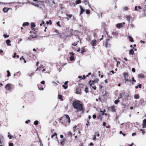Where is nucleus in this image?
<instances>
[{
    "label": "nucleus",
    "instance_id": "obj_1",
    "mask_svg": "<svg viewBox=\"0 0 146 146\" xmlns=\"http://www.w3.org/2000/svg\"><path fill=\"white\" fill-rule=\"evenodd\" d=\"M72 106L73 107L77 110V111H83L82 104H80L79 101H75L73 102Z\"/></svg>",
    "mask_w": 146,
    "mask_h": 146
},
{
    "label": "nucleus",
    "instance_id": "obj_2",
    "mask_svg": "<svg viewBox=\"0 0 146 146\" xmlns=\"http://www.w3.org/2000/svg\"><path fill=\"white\" fill-rule=\"evenodd\" d=\"M129 75L128 74L126 73H124L123 74V76L124 77L125 80V81H129V82H131V79H128Z\"/></svg>",
    "mask_w": 146,
    "mask_h": 146
},
{
    "label": "nucleus",
    "instance_id": "obj_3",
    "mask_svg": "<svg viewBox=\"0 0 146 146\" xmlns=\"http://www.w3.org/2000/svg\"><path fill=\"white\" fill-rule=\"evenodd\" d=\"M93 82H92L91 81H90L89 82V83L90 84V86L94 90H96V87L94 85V84L93 83Z\"/></svg>",
    "mask_w": 146,
    "mask_h": 146
},
{
    "label": "nucleus",
    "instance_id": "obj_4",
    "mask_svg": "<svg viewBox=\"0 0 146 146\" xmlns=\"http://www.w3.org/2000/svg\"><path fill=\"white\" fill-rule=\"evenodd\" d=\"M97 41L96 40H93L91 41L90 43L93 46H94L96 45Z\"/></svg>",
    "mask_w": 146,
    "mask_h": 146
},
{
    "label": "nucleus",
    "instance_id": "obj_5",
    "mask_svg": "<svg viewBox=\"0 0 146 146\" xmlns=\"http://www.w3.org/2000/svg\"><path fill=\"white\" fill-rule=\"evenodd\" d=\"M11 84H8L5 86V88L6 89L8 90H9L11 89Z\"/></svg>",
    "mask_w": 146,
    "mask_h": 146
},
{
    "label": "nucleus",
    "instance_id": "obj_6",
    "mask_svg": "<svg viewBox=\"0 0 146 146\" xmlns=\"http://www.w3.org/2000/svg\"><path fill=\"white\" fill-rule=\"evenodd\" d=\"M108 109L109 111L115 112V109L114 108V106H112L111 107H109L108 108Z\"/></svg>",
    "mask_w": 146,
    "mask_h": 146
},
{
    "label": "nucleus",
    "instance_id": "obj_7",
    "mask_svg": "<svg viewBox=\"0 0 146 146\" xmlns=\"http://www.w3.org/2000/svg\"><path fill=\"white\" fill-rule=\"evenodd\" d=\"M69 54H70V60L72 61L74 59V54L72 52H70Z\"/></svg>",
    "mask_w": 146,
    "mask_h": 146
},
{
    "label": "nucleus",
    "instance_id": "obj_8",
    "mask_svg": "<svg viewBox=\"0 0 146 146\" xmlns=\"http://www.w3.org/2000/svg\"><path fill=\"white\" fill-rule=\"evenodd\" d=\"M76 93L77 94H81V90L79 88H78L76 89Z\"/></svg>",
    "mask_w": 146,
    "mask_h": 146
},
{
    "label": "nucleus",
    "instance_id": "obj_9",
    "mask_svg": "<svg viewBox=\"0 0 146 146\" xmlns=\"http://www.w3.org/2000/svg\"><path fill=\"white\" fill-rule=\"evenodd\" d=\"M146 125V119H145L143 121V123L142 124L143 128H144L145 127Z\"/></svg>",
    "mask_w": 146,
    "mask_h": 146
},
{
    "label": "nucleus",
    "instance_id": "obj_10",
    "mask_svg": "<svg viewBox=\"0 0 146 146\" xmlns=\"http://www.w3.org/2000/svg\"><path fill=\"white\" fill-rule=\"evenodd\" d=\"M82 3H84L85 5H86L87 4V3L89 6L90 7L89 3L88 0H85L84 1H83Z\"/></svg>",
    "mask_w": 146,
    "mask_h": 146
},
{
    "label": "nucleus",
    "instance_id": "obj_11",
    "mask_svg": "<svg viewBox=\"0 0 146 146\" xmlns=\"http://www.w3.org/2000/svg\"><path fill=\"white\" fill-rule=\"evenodd\" d=\"M11 43V41L10 40L8 39L7 40H6V43L7 44L8 46H11V44H10Z\"/></svg>",
    "mask_w": 146,
    "mask_h": 146
},
{
    "label": "nucleus",
    "instance_id": "obj_12",
    "mask_svg": "<svg viewBox=\"0 0 146 146\" xmlns=\"http://www.w3.org/2000/svg\"><path fill=\"white\" fill-rule=\"evenodd\" d=\"M80 9H81V11H80V15L82 14L83 12H84L85 11V9H84L82 7H81V6H80Z\"/></svg>",
    "mask_w": 146,
    "mask_h": 146
},
{
    "label": "nucleus",
    "instance_id": "obj_13",
    "mask_svg": "<svg viewBox=\"0 0 146 146\" xmlns=\"http://www.w3.org/2000/svg\"><path fill=\"white\" fill-rule=\"evenodd\" d=\"M123 24L122 23L117 24V28H120L121 27H123Z\"/></svg>",
    "mask_w": 146,
    "mask_h": 146
},
{
    "label": "nucleus",
    "instance_id": "obj_14",
    "mask_svg": "<svg viewBox=\"0 0 146 146\" xmlns=\"http://www.w3.org/2000/svg\"><path fill=\"white\" fill-rule=\"evenodd\" d=\"M139 95L137 94H135L134 96V98L136 99H139Z\"/></svg>",
    "mask_w": 146,
    "mask_h": 146
},
{
    "label": "nucleus",
    "instance_id": "obj_15",
    "mask_svg": "<svg viewBox=\"0 0 146 146\" xmlns=\"http://www.w3.org/2000/svg\"><path fill=\"white\" fill-rule=\"evenodd\" d=\"M66 117V118L68 119V123H70V118L69 116L67 115H65Z\"/></svg>",
    "mask_w": 146,
    "mask_h": 146
},
{
    "label": "nucleus",
    "instance_id": "obj_16",
    "mask_svg": "<svg viewBox=\"0 0 146 146\" xmlns=\"http://www.w3.org/2000/svg\"><path fill=\"white\" fill-rule=\"evenodd\" d=\"M138 76L139 77L141 78H143L144 77V75L142 74H139L138 75Z\"/></svg>",
    "mask_w": 146,
    "mask_h": 146
},
{
    "label": "nucleus",
    "instance_id": "obj_17",
    "mask_svg": "<svg viewBox=\"0 0 146 146\" xmlns=\"http://www.w3.org/2000/svg\"><path fill=\"white\" fill-rule=\"evenodd\" d=\"M29 25V23L28 22H25L23 23V27H25L26 26H28Z\"/></svg>",
    "mask_w": 146,
    "mask_h": 146
},
{
    "label": "nucleus",
    "instance_id": "obj_18",
    "mask_svg": "<svg viewBox=\"0 0 146 146\" xmlns=\"http://www.w3.org/2000/svg\"><path fill=\"white\" fill-rule=\"evenodd\" d=\"M8 10L9 9L6 8H4L3 9V11L5 13L7 12Z\"/></svg>",
    "mask_w": 146,
    "mask_h": 146
},
{
    "label": "nucleus",
    "instance_id": "obj_19",
    "mask_svg": "<svg viewBox=\"0 0 146 146\" xmlns=\"http://www.w3.org/2000/svg\"><path fill=\"white\" fill-rule=\"evenodd\" d=\"M129 53L130 54L132 55L134 53V51L132 49H131L129 51Z\"/></svg>",
    "mask_w": 146,
    "mask_h": 146
},
{
    "label": "nucleus",
    "instance_id": "obj_20",
    "mask_svg": "<svg viewBox=\"0 0 146 146\" xmlns=\"http://www.w3.org/2000/svg\"><path fill=\"white\" fill-rule=\"evenodd\" d=\"M31 28H33L35 27L36 26V25L34 23H31Z\"/></svg>",
    "mask_w": 146,
    "mask_h": 146
},
{
    "label": "nucleus",
    "instance_id": "obj_21",
    "mask_svg": "<svg viewBox=\"0 0 146 146\" xmlns=\"http://www.w3.org/2000/svg\"><path fill=\"white\" fill-rule=\"evenodd\" d=\"M81 2V0H77L76 1V3L77 4H80Z\"/></svg>",
    "mask_w": 146,
    "mask_h": 146
},
{
    "label": "nucleus",
    "instance_id": "obj_22",
    "mask_svg": "<svg viewBox=\"0 0 146 146\" xmlns=\"http://www.w3.org/2000/svg\"><path fill=\"white\" fill-rule=\"evenodd\" d=\"M119 98H118V100H116L115 102L114 103L115 104H117L118 103V102H119Z\"/></svg>",
    "mask_w": 146,
    "mask_h": 146
},
{
    "label": "nucleus",
    "instance_id": "obj_23",
    "mask_svg": "<svg viewBox=\"0 0 146 146\" xmlns=\"http://www.w3.org/2000/svg\"><path fill=\"white\" fill-rule=\"evenodd\" d=\"M130 18L131 17L130 16H128L126 17L127 19L129 21V23Z\"/></svg>",
    "mask_w": 146,
    "mask_h": 146
},
{
    "label": "nucleus",
    "instance_id": "obj_24",
    "mask_svg": "<svg viewBox=\"0 0 146 146\" xmlns=\"http://www.w3.org/2000/svg\"><path fill=\"white\" fill-rule=\"evenodd\" d=\"M138 87H139V88H141V84H139L137 86H136L135 87V88L136 89H137Z\"/></svg>",
    "mask_w": 146,
    "mask_h": 146
},
{
    "label": "nucleus",
    "instance_id": "obj_25",
    "mask_svg": "<svg viewBox=\"0 0 146 146\" xmlns=\"http://www.w3.org/2000/svg\"><path fill=\"white\" fill-rule=\"evenodd\" d=\"M62 97V95H58V98L59 99H61V100L62 101H63V99L61 98Z\"/></svg>",
    "mask_w": 146,
    "mask_h": 146
},
{
    "label": "nucleus",
    "instance_id": "obj_26",
    "mask_svg": "<svg viewBox=\"0 0 146 146\" xmlns=\"http://www.w3.org/2000/svg\"><path fill=\"white\" fill-rule=\"evenodd\" d=\"M7 76L9 77L11 76V74L10 73L9 71V70H7Z\"/></svg>",
    "mask_w": 146,
    "mask_h": 146
},
{
    "label": "nucleus",
    "instance_id": "obj_27",
    "mask_svg": "<svg viewBox=\"0 0 146 146\" xmlns=\"http://www.w3.org/2000/svg\"><path fill=\"white\" fill-rule=\"evenodd\" d=\"M34 123L35 125H37L38 123V121H34Z\"/></svg>",
    "mask_w": 146,
    "mask_h": 146
},
{
    "label": "nucleus",
    "instance_id": "obj_28",
    "mask_svg": "<svg viewBox=\"0 0 146 146\" xmlns=\"http://www.w3.org/2000/svg\"><path fill=\"white\" fill-rule=\"evenodd\" d=\"M77 126L76 125H75L73 127V130L75 132Z\"/></svg>",
    "mask_w": 146,
    "mask_h": 146
},
{
    "label": "nucleus",
    "instance_id": "obj_29",
    "mask_svg": "<svg viewBox=\"0 0 146 146\" xmlns=\"http://www.w3.org/2000/svg\"><path fill=\"white\" fill-rule=\"evenodd\" d=\"M85 91L86 93H87L88 92V87H86L85 88Z\"/></svg>",
    "mask_w": 146,
    "mask_h": 146
},
{
    "label": "nucleus",
    "instance_id": "obj_30",
    "mask_svg": "<svg viewBox=\"0 0 146 146\" xmlns=\"http://www.w3.org/2000/svg\"><path fill=\"white\" fill-rule=\"evenodd\" d=\"M86 13L87 14H89L90 13V11L88 9H86Z\"/></svg>",
    "mask_w": 146,
    "mask_h": 146
},
{
    "label": "nucleus",
    "instance_id": "obj_31",
    "mask_svg": "<svg viewBox=\"0 0 146 146\" xmlns=\"http://www.w3.org/2000/svg\"><path fill=\"white\" fill-rule=\"evenodd\" d=\"M8 134H9V133ZM8 137H9V138L10 139H11L12 138V137H13V136L11 135H8Z\"/></svg>",
    "mask_w": 146,
    "mask_h": 146
},
{
    "label": "nucleus",
    "instance_id": "obj_32",
    "mask_svg": "<svg viewBox=\"0 0 146 146\" xmlns=\"http://www.w3.org/2000/svg\"><path fill=\"white\" fill-rule=\"evenodd\" d=\"M3 36L5 38H6L8 37L9 36V35H6L5 34H4L3 35Z\"/></svg>",
    "mask_w": 146,
    "mask_h": 146
},
{
    "label": "nucleus",
    "instance_id": "obj_33",
    "mask_svg": "<svg viewBox=\"0 0 146 146\" xmlns=\"http://www.w3.org/2000/svg\"><path fill=\"white\" fill-rule=\"evenodd\" d=\"M93 140L94 141H96V135H94Z\"/></svg>",
    "mask_w": 146,
    "mask_h": 146
},
{
    "label": "nucleus",
    "instance_id": "obj_34",
    "mask_svg": "<svg viewBox=\"0 0 146 146\" xmlns=\"http://www.w3.org/2000/svg\"><path fill=\"white\" fill-rule=\"evenodd\" d=\"M62 87L64 88L65 89H66L68 88V86H65L64 85H63Z\"/></svg>",
    "mask_w": 146,
    "mask_h": 146
},
{
    "label": "nucleus",
    "instance_id": "obj_35",
    "mask_svg": "<svg viewBox=\"0 0 146 146\" xmlns=\"http://www.w3.org/2000/svg\"><path fill=\"white\" fill-rule=\"evenodd\" d=\"M57 24V25L59 26L60 27H61V25L60 24V22L58 21L56 23Z\"/></svg>",
    "mask_w": 146,
    "mask_h": 146
},
{
    "label": "nucleus",
    "instance_id": "obj_36",
    "mask_svg": "<svg viewBox=\"0 0 146 146\" xmlns=\"http://www.w3.org/2000/svg\"><path fill=\"white\" fill-rule=\"evenodd\" d=\"M129 40L130 41H131V42H133V38L132 37L130 38Z\"/></svg>",
    "mask_w": 146,
    "mask_h": 146
},
{
    "label": "nucleus",
    "instance_id": "obj_37",
    "mask_svg": "<svg viewBox=\"0 0 146 146\" xmlns=\"http://www.w3.org/2000/svg\"><path fill=\"white\" fill-rule=\"evenodd\" d=\"M57 135V134L56 133H55L54 134H53L52 135V136H51L52 138H53L55 136V135Z\"/></svg>",
    "mask_w": 146,
    "mask_h": 146
},
{
    "label": "nucleus",
    "instance_id": "obj_38",
    "mask_svg": "<svg viewBox=\"0 0 146 146\" xmlns=\"http://www.w3.org/2000/svg\"><path fill=\"white\" fill-rule=\"evenodd\" d=\"M132 71L133 72H135V68H133L132 69Z\"/></svg>",
    "mask_w": 146,
    "mask_h": 146
},
{
    "label": "nucleus",
    "instance_id": "obj_39",
    "mask_svg": "<svg viewBox=\"0 0 146 146\" xmlns=\"http://www.w3.org/2000/svg\"><path fill=\"white\" fill-rule=\"evenodd\" d=\"M30 122V120H28L27 121H26L25 122V123L26 124L28 123H29Z\"/></svg>",
    "mask_w": 146,
    "mask_h": 146
},
{
    "label": "nucleus",
    "instance_id": "obj_40",
    "mask_svg": "<svg viewBox=\"0 0 146 146\" xmlns=\"http://www.w3.org/2000/svg\"><path fill=\"white\" fill-rule=\"evenodd\" d=\"M9 146H13V143H10L9 144Z\"/></svg>",
    "mask_w": 146,
    "mask_h": 146
},
{
    "label": "nucleus",
    "instance_id": "obj_41",
    "mask_svg": "<svg viewBox=\"0 0 146 146\" xmlns=\"http://www.w3.org/2000/svg\"><path fill=\"white\" fill-rule=\"evenodd\" d=\"M140 131H142V133H143V134H144V133H145V131H143V130L142 129H140Z\"/></svg>",
    "mask_w": 146,
    "mask_h": 146
},
{
    "label": "nucleus",
    "instance_id": "obj_42",
    "mask_svg": "<svg viewBox=\"0 0 146 146\" xmlns=\"http://www.w3.org/2000/svg\"><path fill=\"white\" fill-rule=\"evenodd\" d=\"M93 118V119H95L96 117V115H94L92 116Z\"/></svg>",
    "mask_w": 146,
    "mask_h": 146
},
{
    "label": "nucleus",
    "instance_id": "obj_43",
    "mask_svg": "<svg viewBox=\"0 0 146 146\" xmlns=\"http://www.w3.org/2000/svg\"><path fill=\"white\" fill-rule=\"evenodd\" d=\"M41 84H45V82L44 81H42L41 82Z\"/></svg>",
    "mask_w": 146,
    "mask_h": 146
},
{
    "label": "nucleus",
    "instance_id": "obj_44",
    "mask_svg": "<svg viewBox=\"0 0 146 146\" xmlns=\"http://www.w3.org/2000/svg\"><path fill=\"white\" fill-rule=\"evenodd\" d=\"M23 59V60H25V58H23V56H22L20 58V60H21L22 59Z\"/></svg>",
    "mask_w": 146,
    "mask_h": 146
},
{
    "label": "nucleus",
    "instance_id": "obj_45",
    "mask_svg": "<svg viewBox=\"0 0 146 146\" xmlns=\"http://www.w3.org/2000/svg\"><path fill=\"white\" fill-rule=\"evenodd\" d=\"M133 82H136V81L135 80H134V78L133 77L132 78Z\"/></svg>",
    "mask_w": 146,
    "mask_h": 146
},
{
    "label": "nucleus",
    "instance_id": "obj_46",
    "mask_svg": "<svg viewBox=\"0 0 146 146\" xmlns=\"http://www.w3.org/2000/svg\"><path fill=\"white\" fill-rule=\"evenodd\" d=\"M78 78H79L80 79V80H82L83 78H82V76H78Z\"/></svg>",
    "mask_w": 146,
    "mask_h": 146
},
{
    "label": "nucleus",
    "instance_id": "obj_47",
    "mask_svg": "<svg viewBox=\"0 0 146 146\" xmlns=\"http://www.w3.org/2000/svg\"><path fill=\"white\" fill-rule=\"evenodd\" d=\"M106 123L105 122H103V125L104 126H106Z\"/></svg>",
    "mask_w": 146,
    "mask_h": 146
},
{
    "label": "nucleus",
    "instance_id": "obj_48",
    "mask_svg": "<svg viewBox=\"0 0 146 146\" xmlns=\"http://www.w3.org/2000/svg\"><path fill=\"white\" fill-rule=\"evenodd\" d=\"M135 10L137 11V6H135Z\"/></svg>",
    "mask_w": 146,
    "mask_h": 146
},
{
    "label": "nucleus",
    "instance_id": "obj_49",
    "mask_svg": "<svg viewBox=\"0 0 146 146\" xmlns=\"http://www.w3.org/2000/svg\"><path fill=\"white\" fill-rule=\"evenodd\" d=\"M90 146H92L93 145V144L92 143H91L90 144Z\"/></svg>",
    "mask_w": 146,
    "mask_h": 146
},
{
    "label": "nucleus",
    "instance_id": "obj_50",
    "mask_svg": "<svg viewBox=\"0 0 146 146\" xmlns=\"http://www.w3.org/2000/svg\"><path fill=\"white\" fill-rule=\"evenodd\" d=\"M16 53H14V56H13V58L15 57L16 56Z\"/></svg>",
    "mask_w": 146,
    "mask_h": 146
},
{
    "label": "nucleus",
    "instance_id": "obj_51",
    "mask_svg": "<svg viewBox=\"0 0 146 146\" xmlns=\"http://www.w3.org/2000/svg\"><path fill=\"white\" fill-rule=\"evenodd\" d=\"M72 16V15H68V17L70 18H71Z\"/></svg>",
    "mask_w": 146,
    "mask_h": 146
},
{
    "label": "nucleus",
    "instance_id": "obj_52",
    "mask_svg": "<svg viewBox=\"0 0 146 146\" xmlns=\"http://www.w3.org/2000/svg\"><path fill=\"white\" fill-rule=\"evenodd\" d=\"M96 134L97 135L98 137H99L100 136V135L99 133H96L95 135H96Z\"/></svg>",
    "mask_w": 146,
    "mask_h": 146
},
{
    "label": "nucleus",
    "instance_id": "obj_53",
    "mask_svg": "<svg viewBox=\"0 0 146 146\" xmlns=\"http://www.w3.org/2000/svg\"><path fill=\"white\" fill-rule=\"evenodd\" d=\"M63 137H64V136H63V135H60V138H63Z\"/></svg>",
    "mask_w": 146,
    "mask_h": 146
},
{
    "label": "nucleus",
    "instance_id": "obj_54",
    "mask_svg": "<svg viewBox=\"0 0 146 146\" xmlns=\"http://www.w3.org/2000/svg\"><path fill=\"white\" fill-rule=\"evenodd\" d=\"M136 135V133H132V136H134V135Z\"/></svg>",
    "mask_w": 146,
    "mask_h": 146
},
{
    "label": "nucleus",
    "instance_id": "obj_55",
    "mask_svg": "<svg viewBox=\"0 0 146 146\" xmlns=\"http://www.w3.org/2000/svg\"><path fill=\"white\" fill-rule=\"evenodd\" d=\"M72 45L74 46H76L77 45V44L75 43H74L73 44H72Z\"/></svg>",
    "mask_w": 146,
    "mask_h": 146
},
{
    "label": "nucleus",
    "instance_id": "obj_56",
    "mask_svg": "<svg viewBox=\"0 0 146 146\" xmlns=\"http://www.w3.org/2000/svg\"><path fill=\"white\" fill-rule=\"evenodd\" d=\"M88 123L86 124V125H88L89 124V121H87Z\"/></svg>",
    "mask_w": 146,
    "mask_h": 146
},
{
    "label": "nucleus",
    "instance_id": "obj_57",
    "mask_svg": "<svg viewBox=\"0 0 146 146\" xmlns=\"http://www.w3.org/2000/svg\"><path fill=\"white\" fill-rule=\"evenodd\" d=\"M102 88V86L101 85H99V88L100 89H101Z\"/></svg>",
    "mask_w": 146,
    "mask_h": 146
},
{
    "label": "nucleus",
    "instance_id": "obj_58",
    "mask_svg": "<svg viewBox=\"0 0 146 146\" xmlns=\"http://www.w3.org/2000/svg\"><path fill=\"white\" fill-rule=\"evenodd\" d=\"M110 72L113 74H114L115 72L113 70H111L110 71Z\"/></svg>",
    "mask_w": 146,
    "mask_h": 146
},
{
    "label": "nucleus",
    "instance_id": "obj_59",
    "mask_svg": "<svg viewBox=\"0 0 146 146\" xmlns=\"http://www.w3.org/2000/svg\"><path fill=\"white\" fill-rule=\"evenodd\" d=\"M118 63H120V62L119 61H117V64H116V66H118Z\"/></svg>",
    "mask_w": 146,
    "mask_h": 146
},
{
    "label": "nucleus",
    "instance_id": "obj_60",
    "mask_svg": "<svg viewBox=\"0 0 146 146\" xmlns=\"http://www.w3.org/2000/svg\"><path fill=\"white\" fill-rule=\"evenodd\" d=\"M3 52V51L1 49V50H0V54L1 53H2Z\"/></svg>",
    "mask_w": 146,
    "mask_h": 146
},
{
    "label": "nucleus",
    "instance_id": "obj_61",
    "mask_svg": "<svg viewBox=\"0 0 146 146\" xmlns=\"http://www.w3.org/2000/svg\"><path fill=\"white\" fill-rule=\"evenodd\" d=\"M98 81V80H95L94 81H94L93 82V83L95 82H97Z\"/></svg>",
    "mask_w": 146,
    "mask_h": 146
},
{
    "label": "nucleus",
    "instance_id": "obj_62",
    "mask_svg": "<svg viewBox=\"0 0 146 146\" xmlns=\"http://www.w3.org/2000/svg\"><path fill=\"white\" fill-rule=\"evenodd\" d=\"M68 82V81H66L64 83V84L65 85H66Z\"/></svg>",
    "mask_w": 146,
    "mask_h": 146
},
{
    "label": "nucleus",
    "instance_id": "obj_63",
    "mask_svg": "<svg viewBox=\"0 0 146 146\" xmlns=\"http://www.w3.org/2000/svg\"><path fill=\"white\" fill-rule=\"evenodd\" d=\"M124 60H125V61H127V59L126 58H124Z\"/></svg>",
    "mask_w": 146,
    "mask_h": 146
},
{
    "label": "nucleus",
    "instance_id": "obj_64",
    "mask_svg": "<svg viewBox=\"0 0 146 146\" xmlns=\"http://www.w3.org/2000/svg\"><path fill=\"white\" fill-rule=\"evenodd\" d=\"M131 27L132 28H133V27H134V25L132 24H131Z\"/></svg>",
    "mask_w": 146,
    "mask_h": 146
}]
</instances>
